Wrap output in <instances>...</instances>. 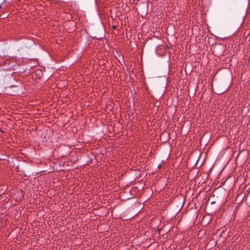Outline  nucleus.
<instances>
[{"label":"nucleus","mask_w":250,"mask_h":250,"mask_svg":"<svg viewBox=\"0 0 250 250\" xmlns=\"http://www.w3.org/2000/svg\"><path fill=\"white\" fill-rule=\"evenodd\" d=\"M39 72V73H42L41 70H37L36 71V73H38V72Z\"/></svg>","instance_id":"1"},{"label":"nucleus","mask_w":250,"mask_h":250,"mask_svg":"<svg viewBox=\"0 0 250 250\" xmlns=\"http://www.w3.org/2000/svg\"><path fill=\"white\" fill-rule=\"evenodd\" d=\"M1 8V6L0 5V9Z\"/></svg>","instance_id":"2"}]
</instances>
